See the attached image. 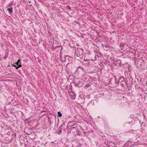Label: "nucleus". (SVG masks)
Returning a JSON list of instances; mask_svg holds the SVG:
<instances>
[{"label": "nucleus", "instance_id": "nucleus-22", "mask_svg": "<svg viewBox=\"0 0 147 147\" xmlns=\"http://www.w3.org/2000/svg\"><path fill=\"white\" fill-rule=\"evenodd\" d=\"M10 104V102H9V103H8L7 105H9Z\"/></svg>", "mask_w": 147, "mask_h": 147}, {"label": "nucleus", "instance_id": "nucleus-5", "mask_svg": "<svg viewBox=\"0 0 147 147\" xmlns=\"http://www.w3.org/2000/svg\"><path fill=\"white\" fill-rule=\"evenodd\" d=\"M65 125V124L64 123H63L62 125H61L59 127V130L57 132V133L58 134H60L61 133V130L62 129V127L64 126Z\"/></svg>", "mask_w": 147, "mask_h": 147}, {"label": "nucleus", "instance_id": "nucleus-12", "mask_svg": "<svg viewBox=\"0 0 147 147\" xmlns=\"http://www.w3.org/2000/svg\"><path fill=\"white\" fill-rule=\"evenodd\" d=\"M25 134L27 135H29L32 133L31 132H30V131L29 132H25Z\"/></svg>", "mask_w": 147, "mask_h": 147}, {"label": "nucleus", "instance_id": "nucleus-20", "mask_svg": "<svg viewBox=\"0 0 147 147\" xmlns=\"http://www.w3.org/2000/svg\"><path fill=\"white\" fill-rule=\"evenodd\" d=\"M78 68H81V69H83V68H82V67H81V66H79L78 67Z\"/></svg>", "mask_w": 147, "mask_h": 147}, {"label": "nucleus", "instance_id": "nucleus-27", "mask_svg": "<svg viewBox=\"0 0 147 147\" xmlns=\"http://www.w3.org/2000/svg\"><path fill=\"white\" fill-rule=\"evenodd\" d=\"M5 59H6V57H5L4 58Z\"/></svg>", "mask_w": 147, "mask_h": 147}, {"label": "nucleus", "instance_id": "nucleus-4", "mask_svg": "<svg viewBox=\"0 0 147 147\" xmlns=\"http://www.w3.org/2000/svg\"><path fill=\"white\" fill-rule=\"evenodd\" d=\"M120 84L122 87L123 88L124 87V86H125V85L127 86L126 81L120 82Z\"/></svg>", "mask_w": 147, "mask_h": 147}, {"label": "nucleus", "instance_id": "nucleus-3", "mask_svg": "<svg viewBox=\"0 0 147 147\" xmlns=\"http://www.w3.org/2000/svg\"><path fill=\"white\" fill-rule=\"evenodd\" d=\"M15 64L18 66V67H16V69H18V68L21 67L22 66L20 63V59L18 60L17 62Z\"/></svg>", "mask_w": 147, "mask_h": 147}, {"label": "nucleus", "instance_id": "nucleus-14", "mask_svg": "<svg viewBox=\"0 0 147 147\" xmlns=\"http://www.w3.org/2000/svg\"><path fill=\"white\" fill-rule=\"evenodd\" d=\"M13 3V2L12 1L9 4V6L11 7V6L12 5Z\"/></svg>", "mask_w": 147, "mask_h": 147}, {"label": "nucleus", "instance_id": "nucleus-11", "mask_svg": "<svg viewBox=\"0 0 147 147\" xmlns=\"http://www.w3.org/2000/svg\"><path fill=\"white\" fill-rule=\"evenodd\" d=\"M57 115L58 117H61L62 116V114L60 111H58L57 112Z\"/></svg>", "mask_w": 147, "mask_h": 147}, {"label": "nucleus", "instance_id": "nucleus-15", "mask_svg": "<svg viewBox=\"0 0 147 147\" xmlns=\"http://www.w3.org/2000/svg\"><path fill=\"white\" fill-rule=\"evenodd\" d=\"M143 116L144 117V119H146V117L145 114L144 113H143Z\"/></svg>", "mask_w": 147, "mask_h": 147}, {"label": "nucleus", "instance_id": "nucleus-2", "mask_svg": "<svg viewBox=\"0 0 147 147\" xmlns=\"http://www.w3.org/2000/svg\"><path fill=\"white\" fill-rule=\"evenodd\" d=\"M79 127V126H78L77 125H76L74 126V127H70L69 129L71 130L70 132L73 134L74 133L78 130V127Z\"/></svg>", "mask_w": 147, "mask_h": 147}, {"label": "nucleus", "instance_id": "nucleus-10", "mask_svg": "<svg viewBox=\"0 0 147 147\" xmlns=\"http://www.w3.org/2000/svg\"><path fill=\"white\" fill-rule=\"evenodd\" d=\"M76 135L79 136H80L81 135V134L80 133V132L79 130H78H78H77L76 131Z\"/></svg>", "mask_w": 147, "mask_h": 147}, {"label": "nucleus", "instance_id": "nucleus-24", "mask_svg": "<svg viewBox=\"0 0 147 147\" xmlns=\"http://www.w3.org/2000/svg\"><path fill=\"white\" fill-rule=\"evenodd\" d=\"M68 128H68V127H67L66 128V129H68Z\"/></svg>", "mask_w": 147, "mask_h": 147}, {"label": "nucleus", "instance_id": "nucleus-18", "mask_svg": "<svg viewBox=\"0 0 147 147\" xmlns=\"http://www.w3.org/2000/svg\"><path fill=\"white\" fill-rule=\"evenodd\" d=\"M131 121H129L128 122H126L125 123V124H127V123H128V124H130L131 123Z\"/></svg>", "mask_w": 147, "mask_h": 147}, {"label": "nucleus", "instance_id": "nucleus-21", "mask_svg": "<svg viewBox=\"0 0 147 147\" xmlns=\"http://www.w3.org/2000/svg\"><path fill=\"white\" fill-rule=\"evenodd\" d=\"M28 130H29V131H31V129H28Z\"/></svg>", "mask_w": 147, "mask_h": 147}, {"label": "nucleus", "instance_id": "nucleus-23", "mask_svg": "<svg viewBox=\"0 0 147 147\" xmlns=\"http://www.w3.org/2000/svg\"><path fill=\"white\" fill-rule=\"evenodd\" d=\"M105 46L106 47H107V46L106 45H105Z\"/></svg>", "mask_w": 147, "mask_h": 147}, {"label": "nucleus", "instance_id": "nucleus-7", "mask_svg": "<svg viewBox=\"0 0 147 147\" xmlns=\"http://www.w3.org/2000/svg\"><path fill=\"white\" fill-rule=\"evenodd\" d=\"M119 79L120 82L126 81L125 78L123 76H120Z\"/></svg>", "mask_w": 147, "mask_h": 147}, {"label": "nucleus", "instance_id": "nucleus-1", "mask_svg": "<svg viewBox=\"0 0 147 147\" xmlns=\"http://www.w3.org/2000/svg\"><path fill=\"white\" fill-rule=\"evenodd\" d=\"M84 53V51L83 49L78 48L75 49L76 55L78 57H79L82 55Z\"/></svg>", "mask_w": 147, "mask_h": 147}, {"label": "nucleus", "instance_id": "nucleus-9", "mask_svg": "<svg viewBox=\"0 0 147 147\" xmlns=\"http://www.w3.org/2000/svg\"><path fill=\"white\" fill-rule=\"evenodd\" d=\"M113 77L115 79V83L116 84H119V81H119V80H116V77L115 76H113Z\"/></svg>", "mask_w": 147, "mask_h": 147}, {"label": "nucleus", "instance_id": "nucleus-28", "mask_svg": "<svg viewBox=\"0 0 147 147\" xmlns=\"http://www.w3.org/2000/svg\"><path fill=\"white\" fill-rule=\"evenodd\" d=\"M33 147H36L35 146H33Z\"/></svg>", "mask_w": 147, "mask_h": 147}, {"label": "nucleus", "instance_id": "nucleus-17", "mask_svg": "<svg viewBox=\"0 0 147 147\" xmlns=\"http://www.w3.org/2000/svg\"><path fill=\"white\" fill-rule=\"evenodd\" d=\"M12 66H13V67H17L16 66V65H15V64H12Z\"/></svg>", "mask_w": 147, "mask_h": 147}, {"label": "nucleus", "instance_id": "nucleus-6", "mask_svg": "<svg viewBox=\"0 0 147 147\" xmlns=\"http://www.w3.org/2000/svg\"><path fill=\"white\" fill-rule=\"evenodd\" d=\"M73 121L69 122L68 123V125L69 126L71 127L76 125V124L73 123Z\"/></svg>", "mask_w": 147, "mask_h": 147}, {"label": "nucleus", "instance_id": "nucleus-19", "mask_svg": "<svg viewBox=\"0 0 147 147\" xmlns=\"http://www.w3.org/2000/svg\"><path fill=\"white\" fill-rule=\"evenodd\" d=\"M113 79V78H111L110 79V81H109V82H110V83H111V81H112V80Z\"/></svg>", "mask_w": 147, "mask_h": 147}, {"label": "nucleus", "instance_id": "nucleus-25", "mask_svg": "<svg viewBox=\"0 0 147 147\" xmlns=\"http://www.w3.org/2000/svg\"><path fill=\"white\" fill-rule=\"evenodd\" d=\"M13 101V100H11V102H12V101Z\"/></svg>", "mask_w": 147, "mask_h": 147}, {"label": "nucleus", "instance_id": "nucleus-13", "mask_svg": "<svg viewBox=\"0 0 147 147\" xmlns=\"http://www.w3.org/2000/svg\"><path fill=\"white\" fill-rule=\"evenodd\" d=\"M117 63H118L119 65L120 66V63H121V61L120 60H118L116 62Z\"/></svg>", "mask_w": 147, "mask_h": 147}, {"label": "nucleus", "instance_id": "nucleus-8", "mask_svg": "<svg viewBox=\"0 0 147 147\" xmlns=\"http://www.w3.org/2000/svg\"><path fill=\"white\" fill-rule=\"evenodd\" d=\"M7 10L9 12V13H13V8L11 7V8H8Z\"/></svg>", "mask_w": 147, "mask_h": 147}, {"label": "nucleus", "instance_id": "nucleus-26", "mask_svg": "<svg viewBox=\"0 0 147 147\" xmlns=\"http://www.w3.org/2000/svg\"><path fill=\"white\" fill-rule=\"evenodd\" d=\"M48 119H49V117H48Z\"/></svg>", "mask_w": 147, "mask_h": 147}, {"label": "nucleus", "instance_id": "nucleus-16", "mask_svg": "<svg viewBox=\"0 0 147 147\" xmlns=\"http://www.w3.org/2000/svg\"><path fill=\"white\" fill-rule=\"evenodd\" d=\"M105 46V45H104L103 44H101V47H102V48H104Z\"/></svg>", "mask_w": 147, "mask_h": 147}]
</instances>
